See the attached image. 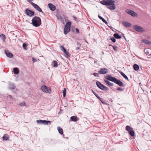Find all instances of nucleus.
Masks as SVG:
<instances>
[{
	"label": "nucleus",
	"mask_w": 151,
	"mask_h": 151,
	"mask_svg": "<svg viewBox=\"0 0 151 151\" xmlns=\"http://www.w3.org/2000/svg\"><path fill=\"white\" fill-rule=\"evenodd\" d=\"M108 71V70L105 68H101L98 71V73L101 74H106Z\"/></svg>",
	"instance_id": "nucleus-11"
},
{
	"label": "nucleus",
	"mask_w": 151,
	"mask_h": 151,
	"mask_svg": "<svg viewBox=\"0 0 151 151\" xmlns=\"http://www.w3.org/2000/svg\"><path fill=\"white\" fill-rule=\"evenodd\" d=\"M80 48V47H77L76 48V50H77Z\"/></svg>",
	"instance_id": "nucleus-47"
},
{
	"label": "nucleus",
	"mask_w": 151,
	"mask_h": 151,
	"mask_svg": "<svg viewBox=\"0 0 151 151\" xmlns=\"http://www.w3.org/2000/svg\"><path fill=\"white\" fill-rule=\"evenodd\" d=\"M143 36L145 38H147L148 39H149L150 38V37L148 36L147 34H145V35H144V34H143Z\"/></svg>",
	"instance_id": "nucleus-36"
},
{
	"label": "nucleus",
	"mask_w": 151,
	"mask_h": 151,
	"mask_svg": "<svg viewBox=\"0 0 151 151\" xmlns=\"http://www.w3.org/2000/svg\"><path fill=\"white\" fill-rule=\"evenodd\" d=\"M115 1L114 0H103L100 2V3L105 6H109L108 8L110 10L115 9Z\"/></svg>",
	"instance_id": "nucleus-1"
},
{
	"label": "nucleus",
	"mask_w": 151,
	"mask_h": 151,
	"mask_svg": "<svg viewBox=\"0 0 151 151\" xmlns=\"http://www.w3.org/2000/svg\"><path fill=\"white\" fill-rule=\"evenodd\" d=\"M134 69L135 71L138 70L139 68V66L136 64H134L133 65Z\"/></svg>",
	"instance_id": "nucleus-28"
},
{
	"label": "nucleus",
	"mask_w": 151,
	"mask_h": 151,
	"mask_svg": "<svg viewBox=\"0 0 151 151\" xmlns=\"http://www.w3.org/2000/svg\"><path fill=\"white\" fill-rule=\"evenodd\" d=\"M41 24V20L40 18L37 16H35L32 18V24L35 27H39Z\"/></svg>",
	"instance_id": "nucleus-3"
},
{
	"label": "nucleus",
	"mask_w": 151,
	"mask_h": 151,
	"mask_svg": "<svg viewBox=\"0 0 151 151\" xmlns=\"http://www.w3.org/2000/svg\"><path fill=\"white\" fill-rule=\"evenodd\" d=\"M71 23L70 22H68L66 24L64 29V33L65 35L67 34L70 29Z\"/></svg>",
	"instance_id": "nucleus-4"
},
{
	"label": "nucleus",
	"mask_w": 151,
	"mask_h": 151,
	"mask_svg": "<svg viewBox=\"0 0 151 151\" xmlns=\"http://www.w3.org/2000/svg\"><path fill=\"white\" fill-rule=\"evenodd\" d=\"M98 17L101 20H102V21L105 23L106 24H108V22H107L102 17L100 16L99 15H98Z\"/></svg>",
	"instance_id": "nucleus-27"
},
{
	"label": "nucleus",
	"mask_w": 151,
	"mask_h": 151,
	"mask_svg": "<svg viewBox=\"0 0 151 151\" xmlns=\"http://www.w3.org/2000/svg\"><path fill=\"white\" fill-rule=\"evenodd\" d=\"M93 75L96 77H99L98 73H93Z\"/></svg>",
	"instance_id": "nucleus-40"
},
{
	"label": "nucleus",
	"mask_w": 151,
	"mask_h": 151,
	"mask_svg": "<svg viewBox=\"0 0 151 151\" xmlns=\"http://www.w3.org/2000/svg\"><path fill=\"white\" fill-rule=\"evenodd\" d=\"M60 48L61 50L63 51L65 54V57L66 58H69L70 57V55L69 52L67 51L63 46H60Z\"/></svg>",
	"instance_id": "nucleus-8"
},
{
	"label": "nucleus",
	"mask_w": 151,
	"mask_h": 151,
	"mask_svg": "<svg viewBox=\"0 0 151 151\" xmlns=\"http://www.w3.org/2000/svg\"><path fill=\"white\" fill-rule=\"evenodd\" d=\"M31 4L33 6L35 9L37 10V11L40 12H42V13L44 14V12L42 11V10L40 7L37 4L33 3L32 2Z\"/></svg>",
	"instance_id": "nucleus-12"
},
{
	"label": "nucleus",
	"mask_w": 151,
	"mask_h": 151,
	"mask_svg": "<svg viewBox=\"0 0 151 151\" xmlns=\"http://www.w3.org/2000/svg\"><path fill=\"white\" fill-rule=\"evenodd\" d=\"M108 80L106 79L104 80V82L105 83L107 84L108 85L111 86H114V83H111L109 81H108Z\"/></svg>",
	"instance_id": "nucleus-22"
},
{
	"label": "nucleus",
	"mask_w": 151,
	"mask_h": 151,
	"mask_svg": "<svg viewBox=\"0 0 151 151\" xmlns=\"http://www.w3.org/2000/svg\"><path fill=\"white\" fill-rule=\"evenodd\" d=\"M142 42L147 45H150L151 44V42L147 39H142Z\"/></svg>",
	"instance_id": "nucleus-20"
},
{
	"label": "nucleus",
	"mask_w": 151,
	"mask_h": 151,
	"mask_svg": "<svg viewBox=\"0 0 151 151\" xmlns=\"http://www.w3.org/2000/svg\"><path fill=\"white\" fill-rule=\"evenodd\" d=\"M25 14L29 17H32L35 15L34 12L32 10L28 9L25 10Z\"/></svg>",
	"instance_id": "nucleus-10"
},
{
	"label": "nucleus",
	"mask_w": 151,
	"mask_h": 151,
	"mask_svg": "<svg viewBox=\"0 0 151 151\" xmlns=\"http://www.w3.org/2000/svg\"><path fill=\"white\" fill-rule=\"evenodd\" d=\"M32 61L33 62H35L37 61V59L34 58H32Z\"/></svg>",
	"instance_id": "nucleus-43"
},
{
	"label": "nucleus",
	"mask_w": 151,
	"mask_h": 151,
	"mask_svg": "<svg viewBox=\"0 0 151 151\" xmlns=\"http://www.w3.org/2000/svg\"><path fill=\"white\" fill-rule=\"evenodd\" d=\"M57 19L60 21L63 24H65L63 18L60 15H58L57 17Z\"/></svg>",
	"instance_id": "nucleus-21"
},
{
	"label": "nucleus",
	"mask_w": 151,
	"mask_h": 151,
	"mask_svg": "<svg viewBox=\"0 0 151 151\" xmlns=\"http://www.w3.org/2000/svg\"><path fill=\"white\" fill-rule=\"evenodd\" d=\"M63 18H64L65 22H66L68 21V17L65 15H63Z\"/></svg>",
	"instance_id": "nucleus-34"
},
{
	"label": "nucleus",
	"mask_w": 151,
	"mask_h": 151,
	"mask_svg": "<svg viewBox=\"0 0 151 151\" xmlns=\"http://www.w3.org/2000/svg\"><path fill=\"white\" fill-rule=\"evenodd\" d=\"M117 90H119V91H123V89H122L120 88V87L118 88H117Z\"/></svg>",
	"instance_id": "nucleus-42"
},
{
	"label": "nucleus",
	"mask_w": 151,
	"mask_h": 151,
	"mask_svg": "<svg viewBox=\"0 0 151 151\" xmlns=\"http://www.w3.org/2000/svg\"><path fill=\"white\" fill-rule=\"evenodd\" d=\"M126 12L133 17H135L137 15V14L135 12L131 10H127Z\"/></svg>",
	"instance_id": "nucleus-14"
},
{
	"label": "nucleus",
	"mask_w": 151,
	"mask_h": 151,
	"mask_svg": "<svg viewBox=\"0 0 151 151\" xmlns=\"http://www.w3.org/2000/svg\"><path fill=\"white\" fill-rule=\"evenodd\" d=\"M122 24L125 27H130L132 26V24L130 23L127 22H123Z\"/></svg>",
	"instance_id": "nucleus-19"
},
{
	"label": "nucleus",
	"mask_w": 151,
	"mask_h": 151,
	"mask_svg": "<svg viewBox=\"0 0 151 151\" xmlns=\"http://www.w3.org/2000/svg\"><path fill=\"white\" fill-rule=\"evenodd\" d=\"M41 89L42 91L46 93H50L51 92L50 89L45 85L42 86Z\"/></svg>",
	"instance_id": "nucleus-7"
},
{
	"label": "nucleus",
	"mask_w": 151,
	"mask_h": 151,
	"mask_svg": "<svg viewBox=\"0 0 151 151\" xmlns=\"http://www.w3.org/2000/svg\"><path fill=\"white\" fill-rule=\"evenodd\" d=\"M92 93H93V94L96 96L98 99H99L100 101H101L102 103L103 104H106V102L105 101H103L102 99H101V98L96 93L93 91V90H92Z\"/></svg>",
	"instance_id": "nucleus-13"
},
{
	"label": "nucleus",
	"mask_w": 151,
	"mask_h": 151,
	"mask_svg": "<svg viewBox=\"0 0 151 151\" xmlns=\"http://www.w3.org/2000/svg\"><path fill=\"white\" fill-rule=\"evenodd\" d=\"M142 91H144V90H143V89H142Z\"/></svg>",
	"instance_id": "nucleus-53"
},
{
	"label": "nucleus",
	"mask_w": 151,
	"mask_h": 151,
	"mask_svg": "<svg viewBox=\"0 0 151 151\" xmlns=\"http://www.w3.org/2000/svg\"><path fill=\"white\" fill-rule=\"evenodd\" d=\"M57 129L58 130L59 133L60 134H63V131L62 128L59 127H57Z\"/></svg>",
	"instance_id": "nucleus-26"
},
{
	"label": "nucleus",
	"mask_w": 151,
	"mask_h": 151,
	"mask_svg": "<svg viewBox=\"0 0 151 151\" xmlns=\"http://www.w3.org/2000/svg\"><path fill=\"white\" fill-rule=\"evenodd\" d=\"M126 130L128 131L129 134L132 137L134 135V132L133 129L129 126H127L126 127Z\"/></svg>",
	"instance_id": "nucleus-6"
},
{
	"label": "nucleus",
	"mask_w": 151,
	"mask_h": 151,
	"mask_svg": "<svg viewBox=\"0 0 151 151\" xmlns=\"http://www.w3.org/2000/svg\"><path fill=\"white\" fill-rule=\"evenodd\" d=\"M76 31L77 33H79V30L78 29L76 28Z\"/></svg>",
	"instance_id": "nucleus-44"
},
{
	"label": "nucleus",
	"mask_w": 151,
	"mask_h": 151,
	"mask_svg": "<svg viewBox=\"0 0 151 151\" xmlns=\"http://www.w3.org/2000/svg\"><path fill=\"white\" fill-rule=\"evenodd\" d=\"M12 97L11 95H9L7 96V99L11 101L12 99Z\"/></svg>",
	"instance_id": "nucleus-35"
},
{
	"label": "nucleus",
	"mask_w": 151,
	"mask_h": 151,
	"mask_svg": "<svg viewBox=\"0 0 151 151\" xmlns=\"http://www.w3.org/2000/svg\"><path fill=\"white\" fill-rule=\"evenodd\" d=\"M36 122L37 123L39 124H43L44 125H48L49 123L50 124H51V122L50 121H47V120H37Z\"/></svg>",
	"instance_id": "nucleus-9"
},
{
	"label": "nucleus",
	"mask_w": 151,
	"mask_h": 151,
	"mask_svg": "<svg viewBox=\"0 0 151 151\" xmlns=\"http://www.w3.org/2000/svg\"><path fill=\"white\" fill-rule=\"evenodd\" d=\"M63 95L64 97H65L66 96V93H63Z\"/></svg>",
	"instance_id": "nucleus-48"
},
{
	"label": "nucleus",
	"mask_w": 151,
	"mask_h": 151,
	"mask_svg": "<svg viewBox=\"0 0 151 151\" xmlns=\"http://www.w3.org/2000/svg\"><path fill=\"white\" fill-rule=\"evenodd\" d=\"M19 105L21 106H24L25 105V103L24 102H23L19 104Z\"/></svg>",
	"instance_id": "nucleus-38"
},
{
	"label": "nucleus",
	"mask_w": 151,
	"mask_h": 151,
	"mask_svg": "<svg viewBox=\"0 0 151 151\" xmlns=\"http://www.w3.org/2000/svg\"><path fill=\"white\" fill-rule=\"evenodd\" d=\"M145 53L148 55H151V49L146 48L144 50Z\"/></svg>",
	"instance_id": "nucleus-17"
},
{
	"label": "nucleus",
	"mask_w": 151,
	"mask_h": 151,
	"mask_svg": "<svg viewBox=\"0 0 151 151\" xmlns=\"http://www.w3.org/2000/svg\"><path fill=\"white\" fill-rule=\"evenodd\" d=\"M22 47L24 49H26L27 45L25 43H23L22 45Z\"/></svg>",
	"instance_id": "nucleus-41"
},
{
	"label": "nucleus",
	"mask_w": 151,
	"mask_h": 151,
	"mask_svg": "<svg viewBox=\"0 0 151 151\" xmlns=\"http://www.w3.org/2000/svg\"><path fill=\"white\" fill-rule=\"evenodd\" d=\"M120 74L126 80H128V78L127 76L123 72H120Z\"/></svg>",
	"instance_id": "nucleus-29"
},
{
	"label": "nucleus",
	"mask_w": 151,
	"mask_h": 151,
	"mask_svg": "<svg viewBox=\"0 0 151 151\" xmlns=\"http://www.w3.org/2000/svg\"><path fill=\"white\" fill-rule=\"evenodd\" d=\"M77 44L78 47H80L81 46V44L79 42H77Z\"/></svg>",
	"instance_id": "nucleus-45"
},
{
	"label": "nucleus",
	"mask_w": 151,
	"mask_h": 151,
	"mask_svg": "<svg viewBox=\"0 0 151 151\" xmlns=\"http://www.w3.org/2000/svg\"><path fill=\"white\" fill-rule=\"evenodd\" d=\"M145 31L144 29L142 28V35L143 34L142 32Z\"/></svg>",
	"instance_id": "nucleus-49"
},
{
	"label": "nucleus",
	"mask_w": 151,
	"mask_h": 151,
	"mask_svg": "<svg viewBox=\"0 0 151 151\" xmlns=\"http://www.w3.org/2000/svg\"><path fill=\"white\" fill-rule=\"evenodd\" d=\"M48 5L51 11H54L56 8V6L52 4L49 3L48 4Z\"/></svg>",
	"instance_id": "nucleus-18"
},
{
	"label": "nucleus",
	"mask_w": 151,
	"mask_h": 151,
	"mask_svg": "<svg viewBox=\"0 0 151 151\" xmlns=\"http://www.w3.org/2000/svg\"><path fill=\"white\" fill-rule=\"evenodd\" d=\"M113 49L116 51H117V47L116 46H112Z\"/></svg>",
	"instance_id": "nucleus-39"
},
{
	"label": "nucleus",
	"mask_w": 151,
	"mask_h": 151,
	"mask_svg": "<svg viewBox=\"0 0 151 151\" xmlns=\"http://www.w3.org/2000/svg\"><path fill=\"white\" fill-rule=\"evenodd\" d=\"M9 87L11 89H14L15 88V86L14 84H12L9 85Z\"/></svg>",
	"instance_id": "nucleus-31"
},
{
	"label": "nucleus",
	"mask_w": 151,
	"mask_h": 151,
	"mask_svg": "<svg viewBox=\"0 0 151 151\" xmlns=\"http://www.w3.org/2000/svg\"><path fill=\"white\" fill-rule=\"evenodd\" d=\"M73 17L74 19H75V20H76V19H77V18H76V17H75V16H73Z\"/></svg>",
	"instance_id": "nucleus-50"
},
{
	"label": "nucleus",
	"mask_w": 151,
	"mask_h": 151,
	"mask_svg": "<svg viewBox=\"0 0 151 151\" xmlns=\"http://www.w3.org/2000/svg\"><path fill=\"white\" fill-rule=\"evenodd\" d=\"M0 37L3 39L5 40L6 38L5 35L3 34H2L0 35Z\"/></svg>",
	"instance_id": "nucleus-33"
},
{
	"label": "nucleus",
	"mask_w": 151,
	"mask_h": 151,
	"mask_svg": "<svg viewBox=\"0 0 151 151\" xmlns=\"http://www.w3.org/2000/svg\"><path fill=\"white\" fill-rule=\"evenodd\" d=\"M3 139L4 140H8L9 139V137L6 136L4 135L3 137Z\"/></svg>",
	"instance_id": "nucleus-32"
},
{
	"label": "nucleus",
	"mask_w": 151,
	"mask_h": 151,
	"mask_svg": "<svg viewBox=\"0 0 151 151\" xmlns=\"http://www.w3.org/2000/svg\"><path fill=\"white\" fill-rule=\"evenodd\" d=\"M139 86H140V87H141V88H142V87H141V83H139Z\"/></svg>",
	"instance_id": "nucleus-51"
},
{
	"label": "nucleus",
	"mask_w": 151,
	"mask_h": 151,
	"mask_svg": "<svg viewBox=\"0 0 151 151\" xmlns=\"http://www.w3.org/2000/svg\"><path fill=\"white\" fill-rule=\"evenodd\" d=\"M105 78L108 81H111L114 82L116 84L120 86H124V84L120 80L117 79L111 76L110 75H107L105 77Z\"/></svg>",
	"instance_id": "nucleus-2"
},
{
	"label": "nucleus",
	"mask_w": 151,
	"mask_h": 151,
	"mask_svg": "<svg viewBox=\"0 0 151 151\" xmlns=\"http://www.w3.org/2000/svg\"><path fill=\"white\" fill-rule=\"evenodd\" d=\"M13 70L14 74H17L19 73V71L17 68L16 67L14 68Z\"/></svg>",
	"instance_id": "nucleus-24"
},
{
	"label": "nucleus",
	"mask_w": 151,
	"mask_h": 151,
	"mask_svg": "<svg viewBox=\"0 0 151 151\" xmlns=\"http://www.w3.org/2000/svg\"><path fill=\"white\" fill-rule=\"evenodd\" d=\"M63 93H65L66 91V90L65 88H64V89L63 90Z\"/></svg>",
	"instance_id": "nucleus-46"
},
{
	"label": "nucleus",
	"mask_w": 151,
	"mask_h": 151,
	"mask_svg": "<svg viewBox=\"0 0 151 151\" xmlns=\"http://www.w3.org/2000/svg\"><path fill=\"white\" fill-rule=\"evenodd\" d=\"M124 38H125V39H126V38H125V37H124Z\"/></svg>",
	"instance_id": "nucleus-54"
},
{
	"label": "nucleus",
	"mask_w": 151,
	"mask_h": 151,
	"mask_svg": "<svg viewBox=\"0 0 151 151\" xmlns=\"http://www.w3.org/2000/svg\"><path fill=\"white\" fill-rule=\"evenodd\" d=\"M96 83L97 86L100 89L103 90L108 91L109 90V88L108 87L103 85L100 82L97 81Z\"/></svg>",
	"instance_id": "nucleus-5"
},
{
	"label": "nucleus",
	"mask_w": 151,
	"mask_h": 151,
	"mask_svg": "<svg viewBox=\"0 0 151 151\" xmlns=\"http://www.w3.org/2000/svg\"><path fill=\"white\" fill-rule=\"evenodd\" d=\"M110 39L112 41V42L114 43L116 41L114 37H111Z\"/></svg>",
	"instance_id": "nucleus-37"
},
{
	"label": "nucleus",
	"mask_w": 151,
	"mask_h": 151,
	"mask_svg": "<svg viewBox=\"0 0 151 151\" xmlns=\"http://www.w3.org/2000/svg\"><path fill=\"white\" fill-rule=\"evenodd\" d=\"M54 64V65H52V66L54 67H56L58 66V63L55 60H53V62Z\"/></svg>",
	"instance_id": "nucleus-30"
},
{
	"label": "nucleus",
	"mask_w": 151,
	"mask_h": 151,
	"mask_svg": "<svg viewBox=\"0 0 151 151\" xmlns=\"http://www.w3.org/2000/svg\"><path fill=\"white\" fill-rule=\"evenodd\" d=\"M133 28L136 31L140 32H142V27L137 25H134L133 27Z\"/></svg>",
	"instance_id": "nucleus-15"
},
{
	"label": "nucleus",
	"mask_w": 151,
	"mask_h": 151,
	"mask_svg": "<svg viewBox=\"0 0 151 151\" xmlns=\"http://www.w3.org/2000/svg\"><path fill=\"white\" fill-rule=\"evenodd\" d=\"M70 119L72 121L76 122L78 120L77 117L76 116H73L70 117Z\"/></svg>",
	"instance_id": "nucleus-23"
},
{
	"label": "nucleus",
	"mask_w": 151,
	"mask_h": 151,
	"mask_svg": "<svg viewBox=\"0 0 151 151\" xmlns=\"http://www.w3.org/2000/svg\"><path fill=\"white\" fill-rule=\"evenodd\" d=\"M5 53L6 55L9 58H12L13 56V55L7 50H5Z\"/></svg>",
	"instance_id": "nucleus-16"
},
{
	"label": "nucleus",
	"mask_w": 151,
	"mask_h": 151,
	"mask_svg": "<svg viewBox=\"0 0 151 151\" xmlns=\"http://www.w3.org/2000/svg\"><path fill=\"white\" fill-rule=\"evenodd\" d=\"M114 37L117 39H119L121 38V37L119 35L118 33H114L113 35Z\"/></svg>",
	"instance_id": "nucleus-25"
},
{
	"label": "nucleus",
	"mask_w": 151,
	"mask_h": 151,
	"mask_svg": "<svg viewBox=\"0 0 151 151\" xmlns=\"http://www.w3.org/2000/svg\"><path fill=\"white\" fill-rule=\"evenodd\" d=\"M109 46H112V45H110V44L109 45Z\"/></svg>",
	"instance_id": "nucleus-52"
}]
</instances>
